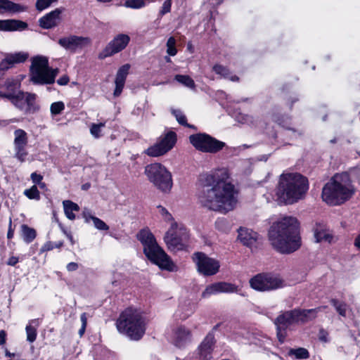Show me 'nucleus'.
Instances as JSON below:
<instances>
[{
	"instance_id": "19",
	"label": "nucleus",
	"mask_w": 360,
	"mask_h": 360,
	"mask_svg": "<svg viewBox=\"0 0 360 360\" xmlns=\"http://www.w3.org/2000/svg\"><path fill=\"white\" fill-rule=\"evenodd\" d=\"M276 326L281 328H288L290 326L298 323L297 309L285 311L280 314L275 319Z\"/></svg>"
},
{
	"instance_id": "49",
	"label": "nucleus",
	"mask_w": 360,
	"mask_h": 360,
	"mask_svg": "<svg viewBox=\"0 0 360 360\" xmlns=\"http://www.w3.org/2000/svg\"><path fill=\"white\" fill-rule=\"evenodd\" d=\"M104 127V124H93L90 128V131L92 135L95 137H99L101 136V128Z\"/></svg>"
},
{
	"instance_id": "44",
	"label": "nucleus",
	"mask_w": 360,
	"mask_h": 360,
	"mask_svg": "<svg viewBox=\"0 0 360 360\" xmlns=\"http://www.w3.org/2000/svg\"><path fill=\"white\" fill-rule=\"evenodd\" d=\"M167 53L169 56H174L177 53L176 47V39L174 37H170L167 41Z\"/></svg>"
},
{
	"instance_id": "30",
	"label": "nucleus",
	"mask_w": 360,
	"mask_h": 360,
	"mask_svg": "<svg viewBox=\"0 0 360 360\" xmlns=\"http://www.w3.org/2000/svg\"><path fill=\"white\" fill-rule=\"evenodd\" d=\"M314 236L316 243L325 241L331 243L334 240V236L324 226H317L314 230Z\"/></svg>"
},
{
	"instance_id": "1",
	"label": "nucleus",
	"mask_w": 360,
	"mask_h": 360,
	"mask_svg": "<svg viewBox=\"0 0 360 360\" xmlns=\"http://www.w3.org/2000/svg\"><path fill=\"white\" fill-rule=\"evenodd\" d=\"M227 168H218L200 176L202 187L198 199L201 205L211 210L226 214L233 210L238 202V191L229 181Z\"/></svg>"
},
{
	"instance_id": "60",
	"label": "nucleus",
	"mask_w": 360,
	"mask_h": 360,
	"mask_svg": "<svg viewBox=\"0 0 360 360\" xmlns=\"http://www.w3.org/2000/svg\"><path fill=\"white\" fill-rule=\"evenodd\" d=\"M13 233H14V229H12V226H9L8 233H7L8 238H9V239L12 238L13 236Z\"/></svg>"
},
{
	"instance_id": "57",
	"label": "nucleus",
	"mask_w": 360,
	"mask_h": 360,
	"mask_svg": "<svg viewBox=\"0 0 360 360\" xmlns=\"http://www.w3.org/2000/svg\"><path fill=\"white\" fill-rule=\"evenodd\" d=\"M6 333L1 330H0V345H3L6 343Z\"/></svg>"
},
{
	"instance_id": "54",
	"label": "nucleus",
	"mask_w": 360,
	"mask_h": 360,
	"mask_svg": "<svg viewBox=\"0 0 360 360\" xmlns=\"http://www.w3.org/2000/svg\"><path fill=\"white\" fill-rule=\"evenodd\" d=\"M53 249V245L52 243L47 242L41 247V248L40 249V252H47V251L51 250Z\"/></svg>"
},
{
	"instance_id": "52",
	"label": "nucleus",
	"mask_w": 360,
	"mask_h": 360,
	"mask_svg": "<svg viewBox=\"0 0 360 360\" xmlns=\"http://www.w3.org/2000/svg\"><path fill=\"white\" fill-rule=\"evenodd\" d=\"M30 178L34 184V185L37 186L38 184L41 183L44 177L41 174L34 172L31 174Z\"/></svg>"
},
{
	"instance_id": "46",
	"label": "nucleus",
	"mask_w": 360,
	"mask_h": 360,
	"mask_svg": "<svg viewBox=\"0 0 360 360\" xmlns=\"http://www.w3.org/2000/svg\"><path fill=\"white\" fill-rule=\"evenodd\" d=\"M65 110V104L63 101H57L51 103V113L53 115H60Z\"/></svg>"
},
{
	"instance_id": "42",
	"label": "nucleus",
	"mask_w": 360,
	"mask_h": 360,
	"mask_svg": "<svg viewBox=\"0 0 360 360\" xmlns=\"http://www.w3.org/2000/svg\"><path fill=\"white\" fill-rule=\"evenodd\" d=\"M158 209L159 210V212L162 217L164 218L165 222L169 223L170 225H178L177 223L174 221L172 215L167 211L166 208L159 205L158 206Z\"/></svg>"
},
{
	"instance_id": "39",
	"label": "nucleus",
	"mask_w": 360,
	"mask_h": 360,
	"mask_svg": "<svg viewBox=\"0 0 360 360\" xmlns=\"http://www.w3.org/2000/svg\"><path fill=\"white\" fill-rule=\"evenodd\" d=\"M82 215L85 223H90L91 220H92L94 225H107L103 221L94 216L91 211L88 209H84Z\"/></svg>"
},
{
	"instance_id": "20",
	"label": "nucleus",
	"mask_w": 360,
	"mask_h": 360,
	"mask_svg": "<svg viewBox=\"0 0 360 360\" xmlns=\"http://www.w3.org/2000/svg\"><path fill=\"white\" fill-rule=\"evenodd\" d=\"M215 344L214 335L208 334L198 347V354L201 360H210Z\"/></svg>"
},
{
	"instance_id": "43",
	"label": "nucleus",
	"mask_w": 360,
	"mask_h": 360,
	"mask_svg": "<svg viewBox=\"0 0 360 360\" xmlns=\"http://www.w3.org/2000/svg\"><path fill=\"white\" fill-rule=\"evenodd\" d=\"M331 304L334 306L336 311L338 314L342 316H346V312L347 309V306L345 302H340L337 300L333 299L330 301Z\"/></svg>"
},
{
	"instance_id": "16",
	"label": "nucleus",
	"mask_w": 360,
	"mask_h": 360,
	"mask_svg": "<svg viewBox=\"0 0 360 360\" xmlns=\"http://www.w3.org/2000/svg\"><path fill=\"white\" fill-rule=\"evenodd\" d=\"M14 157L20 162H24L28 155L26 146L28 143V137L26 131L21 129H18L14 131Z\"/></svg>"
},
{
	"instance_id": "7",
	"label": "nucleus",
	"mask_w": 360,
	"mask_h": 360,
	"mask_svg": "<svg viewBox=\"0 0 360 360\" xmlns=\"http://www.w3.org/2000/svg\"><path fill=\"white\" fill-rule=\"evenodd\" d=\"M30 72V81L34 84H51L55 82L58 69L50 68L46 57L37 56L32 58Z\"/></svg>"
},
{
	"instance_id": "23",
	"label": "nucleus",
	"mask_w": 360,
	"mask_h": 360,
	"mask_svg": "<svg viewBox=\"0 0 360 360\" xmlns=\"http://www.w3.org/2000/svg\"><path fill=\"white\" fill-rule=\"evenodd\" d=\"M129 69V64H124L118 69L115 79V88L113 92L114 96H120L122 94Z\"/></svg>"
},
{
	"instance_id": "34",
	"label": "nucleus",
	"mask_w": 360,
	"mask_h": 360,
	"mask_svg": "<svg viewBox=\"0 0 360 360\" xmlns=\"http://www.w3.org/2000/svg\"><path fill=\"white\" fill-rule=\"evenodd\" d=\"M271 225H300L296 217L280 214L279 217L272 221Z\"/></svg>"
},
{
	"instance_id": "50",
	"label": "nucleus",
	"mask_w": 360,
	"mask_h": 360,
	"mask_svg": "<svg viewBox=\"0 0 360 360\" xmlns=\"http://www.w3.org/2000/svg\"><path fill=\"white\" fill-rule=\"evenodd\" d=\"M277 330V337L281 343L284 342L285 337H286V330L287 328H281L279 326H276Z\"/></svg>"
},
{
	"instance_id": "48",
	"label": "nucleus",
	"mask_w": 360,
	"mask_h": 360,
	"mask_svg": "<svg viewBox=\"0 0 360 360\" xmlns=\"http://www.w3.org/2000/svg\"><path fill=\"white\" fill-rule=\"evenodd\" d=\"M0 97L7 98L13 105H18L19 96H14L12 94H7L0 91Z\"/></svg>"
},
{
	"instance_id": "11",
	"label": "nucleus",
	"mask_w": 360,
	"mask_h": 360,
	"mask_svg": "<svg viewBox=\"0 0 360 360\" xmlns=\"http://www.w3.org/2000/svg\"><path fill=\"white\" fill-rule=\"evenodd\" d=\"M250 286L258 291L274 290L283 287V281L271 274H259L250 280Z\"/></svg>"
},
{
	"instance_id": "17",
	"label": "nucleus",
	"mask_w": 360,
	"mask_h": 360,
	"mask_svg": "<svg viewBox=\"0 0 360 360\" xmlns=\"http://www.w3.org/2000/svg\"><path fill=\"white\" fill-rule=\"evenodd\" d=\"M91 39L87 37L70 35L58 39V44L65 49H75L91 44Z\"/></svg>"
},
{
	"instance_id": "63",
	"label": "nucleus",
	"mask_w": 360,
	"mask_h": 360,
	"mask_svg": "<svg viewBox=\"0 0 360 360\" xmlns=\"http://www.w3.org/2000/svg\"><path fill=\"white\" fill-rule=\"evenodd\" d=\"M86 326H82L81 328L79 330V334L80 336H82L83 334L84 333L85 330H86Z\"/></svg>"
},
{
	"instance_id": "47",
	"label": "nucleus",
	"mask_w": 360,
	"mask_h": 360,
	"mask_svg": "<svg viewBox=\"0 0 360 360\" xmlns=\"http://www.w3.org/2000/svg\"><path fill=\"white\" fill-rule=\"evenodd\" d=\"M57 1L58 0H37L35 7L37 11H42Z\"/></svg>"
},
{
	"instance_id": "51",
	"label": "nucleus",
	"mask_w": 360,
	"mask_h": 360,
	"mask_svg": "<svg viewBox=\"0 0 360 360\" xmlns=\"http://www.w3.org/2000/svg\"><path fill=\"white\" fill-rule=\"evenodd\" d=\"M171 7H172V2L169 1H164L160 11L159 15L162 16L165 15L167 13H169L171 11Z\"/></svg>"
},
{
	"instance_id": "9",
	"label": "nucleus",
	"mask_w": 360,
	"mask_h": 360,
	"mask_svg": "<svg viewBox=\"0 0 360 360\" xmlns=\"http://www.w3.org/2000/svg\"><path fill=\"white\" fill-rule=\"evenodd\" d=\"M7 90V94H12L14 96H19L20 100L18 101V105H14L20 110H23L25 115L34 114L40 109V106L37 103V95L34 93L24 92L18 91L20 84L14 80H6L4 84Z\"/></svg>"
},
{
	"instance_id": "29",
	"label": "nucleus",
	"mask_w": 360,
	"mask_h": 360,
	"mask_svg": "<svg viewBox=\"0 0 360 360\" xmlns=\"http://www.w3.org/2000/svg\"><path fill=\"white\" fill-rule=\"evenodd\" d=\"M195 304L190 301L181 303L176 312V316L185 320L193 314L195 310Z\"/></svg>"
},
{
	"instance_id": "58",
	"label": "nucleus",
	"mask_w": 360,
	"mask_h": 360,
	"mask_svg": "<svg viewBox=\"0 0 360 360\" xmlns=\"http://www.w3.org/2000/svg\"><path fill=\"white\" fill-rule=\"evenodd\" d=\"M80 319H81V321H82V326H86V324H87L86 314V313L82 314Z\"/></svg>"
},
{
	"instance_id": "22",
	"label": "nucleus",
	"mask_w": 360,
	"mask_h": 360,
	"mask_svg": "<svg viewBox=\"0 0 360 360\" xmlns=\"http://www.w3.org/2000/svg\"><path fill=\"white\" fill-rule=\"evenodd\" d=\"M28 57V53L23 52L9 54L0 62V70H8L15 64L24 63Z\"/></svg>"
},
{
	"instance_id": "15",
	"label": "nucleus",
	"mask_w": 360,
	"mask_h": 360,
	"mask_svg": "<svg viewBox=\"0 0 360 360\" xmlns=\"http://www.w3.org/2000/svg\"><path fill=\"white\" fill-rule=\"evenodd\" d=\"M130 37L127 34H118L98 53V58L103 60L122 51L130 42Z\"/></svg>"
},
{
	"instance_id": "62",
	"label": "nucleus",
	"mask_w": 360,
	"mask_h": 360,
	"mask_svg": "<svg viewBox=\"0 0 360 360\" xmlns=\"http://www.w3.org/2000/svg\"><path fill=\"white\" fill-rule=\"evenodd\" d=\"M91 184L90 183H86L82 185V189L84 191H87L90 188Z\"/></svg>"
},
{
	"instance_id": "59",
	"label": "nucleus",
	"mask_w": 360,
	"mask_h": 360,
	"mask_svg": "<svg viewBox=\"0 0 360 360\" xmlns=\"http://www.w3.org/2000/svg\"><path fill=\"white\" fill-rule=\"evenodd\" d=\"M298 100H299V99H298L297 98H290V99L289 100V101H288L289 108H290V109H292V107H293L294 103H296L297 101H298Z\"/></svg>"
},
{
	"instance_id": "56",
	"label": "nucleus",
	"mask_w": 360,
	"mask_h": 360,
	"mask_svg": "<svg viewBox=\"0 0 360 360\" xmlns=\"http://www.w3.org/2000/svg\"><path fill=\"white\" fill-rule=\"evenodd\" d=\"M78 269V264L75 262H70L67 265V270L68 271H76Z\"/></svg>"
},
{
	"instance_id": "26",
	"label": "nucleus",
	"mask_w": 360,
	"mask_h": 360,
	"mask_svg": "<svg viewBox=\"0 0 360 360\" xmlns=\"http://www.w3.org/2000/svg\"><path fill=\"white\" fill-rule=\"evenodd\" d=\"M27 27V23L19 20H0V31L23 30Z\"/></svg>"
},
{
	"instance_id": "12",
	"label": "nucleus",
	"mask_w": 360,
	"mask_h": 360,
	"mask_svg": "<svg viewBox=\"0 0 360 360\" xmlns=\"http://www.w3.org/2000/svg\"><path fill=\"white\" fill-rule=\"evenodd\" d=\"M192 259L196 266L198 273L203 276H213L219 271V262L216 259L208 257L202 252L193 253Z\"/></svg>"
},
{
	"instance_id": "37",
	"label": "nucleus",
	"mask_w": 360,
	"mask_h": 360,
	"mask_svg": "<svg viewBox=\"0 0 360 360\" xmlns=\"http://www.w3.org/2000/svg\"><path fill=\"white\" fill-rule=\"evenodd\" d=\"M174 79L182 85L190 89H195V84L194 80L187 75H176Z\"/></svg>"
},
{
	"instance_id": "61",
	"label": "nucleus",
	"mask_w": 360,
	"mask_h": 360,
	"mask_svg": "<svg viewBox=\"0 0 360 360\" xmlns=\"http://www.w3.org/2000/svg\"><path fill=\"white\" fill-rule=\"evenodd\" d=\"M354 245L360 250V234L355 238Z\"/></svg>"
},
{
	"instance_id": "64",
	"label": "nucleus",
	"mask_w": 360,
	"mask_h": 360,
	"mask_svg": "<svg viewBox=\"0 0 360 360\" xmlns=\"http://www.w3.org/2000/svg\"><path fill=\"white\" fill-rule=\"evenodd\" d=\"M6 356H8V357H14L15 356V354L14 353H11L8 351H6Z\"/></svg>"
},
{
	"instance_id": "10",
	"label": "nucleus",
	"mask_w": 360,
	"mask_h": 360,
	"mask_svg": "<svg viewBox=\"0 0 360 360\" xmlns=\"http://www.w3.org/2000/svg\"><path fill=\"white\" fill-rule=\"evenodd\" d=\"M191 144L198 151L205 153H217L226 143L206 133H196L189 136Z\"/></svg>"
},
{
	"instance_id": "24",
	"label": "nucleus",
	"mask_w": 360,
	"mask_h": 360,
	"mask_svg": "<svg viewBox=\"0 0 360 360\" xmlns=\"http://www.w3.org/2000/svg\"><path fill=\"white\" fill-rule=\"evenodd\" d=\"M238 233V239L247 247L253 245L258 238L257 233L248 226H240Z\"/></svg>"
},
{
	"instance_id": "55",
	"label": "nucleus",
	"mask_w": 360,
	"mask_h": 360,
	"mask_svg": "<svg viewBox=\"0 0 360 360\" xmlns=\"http://www.w3.org/2000/svg\"><path fill=\"white\" fill-rule=\"evenodd\" d=\"M19 262L18 257L12 256L10 257L6 262V264L9 266H15Z\"/></svg>"
},
{
	"instance_id": "8",
	"label": "nucleus",
	"mask_w": 360,
	"mask_h": 360,
	"mask_svg": "<svg viewBox=\"0 0 360 360\" xmlns=\"http://www.w3.org/2000/svg\"><path fill=\"white\" fill-rule=\"evenodd\" d=\"M145 174L154 186L163 193H169L173 186L171 172L161 163H151L145 167Z\"/></svg>"
},
{
	"instance_id": "35",
	"label": "nucleus",
	"mask_w": 360,
	"mask_h": 360,
	"mask_svg": "<svg viewBox=\"0 0 360 360\" xmlns=\"http://www.w3.org/2000/svg\"><path fill=\"white\" fill-rule=\"evenodd\" d=\"M171 112L172 115L175 117L176 121L180 125L189 129H196V127L194 125L188 123L186 116L183 113V112L181 110L173 109L172 110Z\"/></svg>"
},
{
	"instance_id": "28",
	"label": "nucleus",
	"mask_w": 360,
	"mask_h": 360,
	"mask_svg": "<svg viewBox=\"0 0 360 360\" xmlns=\"http://www.w3.org/2000/svg\"><path fill=\"white\" fill-rule=\"evenodd\" d=\"M190 338L191 332L184 326H178L174 330L173 340L176 346L181 347Z\"/></svg>"
},
{
	"instance_id": "14",
	"label": "nucleus",
	"mask_w": 360,
	"mask_h": 360,
	"mask_svg": "<svg viewBox=\"0 0 360 360\" xmlns=\"http://www.w3.org/2000/svg\"><path fill=\"white\" fill-rule=\"evenodd\" d=\"M188 235L184 229L177 231L172 228L165 234L164 240L169 250L173 252L186 250L188 247Z\"/></svg>"
},
{
	"instance_id": "40",
	"label": "nucleus",
	"mask_w": 360,
	"mask_h": 360,
	"mask_svg": "<svg viewBox=\"0 0 360 360\" xmlns=\"http://www.w3.org/2000/svg\"><path fill=\"white\" fill-rule=\"evenodd\" d=\"M23 194L30 200H39L41 198L40 192L36 185H33L30 188L25 189Z\"/></svg>"
},
{
	"instance_id": "2",
	"label": "nucleus",
	"mask_w": 360,
	"mask_h": 360,
	"mask_svg": "<svg viewBox=\"0 0 360 360\" xmlns=\"http://www.w3.org/2000/svg\"><path fill=\"white\" fill-rule=\"evenodd\" d=\"M309 188V180L302 174H282L276 186V195L279 202L292 205L303 199Z\"/></svg>"
},
{
	"instance_id": "5",
	"label": "nucleus",
	"mask_w": 360,
	"mask_h": 360,
	"mask_svg": "<svg viewBox=\"0 0 360 360\" xmlns=\"http://www.w3.org/2000/svg\"><path fill=\"white\" fill-rule=\"evenodd\" d=\"M137 238L143 245V252L147 258L162 270L176 271L177 266L170 257L160 248L153 234L148 229H143Z\"/></svg>"
},
{
	"instance_id": "18",
	"label": "nucleus",
	"mask_w": 360,
	"mask_h": 360,
	"mask_svg": "<svg viewBox=\"0 0 360 360\" xmlns=\"http://www.w3.org/2000/svg\"><path fill=\"white\" fill-rule=\"evenodd\" d=\"M62 11L61 8H56L46 13L39 18V26L46 30H49L58 26L61 20L60 15Z\"/></svg>"
},
{
	"instance_id": "25",
	"label": "nucleus",
	"mask_w": 360,
	"mask_h": 360,
	"mask_svg": "<svg viewBox=\"0 0 360 360\" xmlns=\"http://www.w3.org/2000/svg\"><path fill=\"white\" fill-rule=\"evenodd\" d=\"M271 120L273 122H274L278 125H279L280 127H283L285 129L290 130L293 132L297 131V130L295 128L290 127V117H288L285 114L281 113L278 111V108L277 107H274L272 109Z\"/></svg>"
},
{
	"instance_id": "32",
	"label": "nucleus",
	"mask_w": 360,
	"mask_h": 360,
	"mask_svg": "<svg viewBox=\"0 0 360 360\" xmlns=\"http://www.w3.org/2000/svg\"><path fill=\"white\" fill-rule=\"evenodd\" d=\"M39 326V319H32L26 326L25 330L27 335V340L33 342L36 340L37 335V328Z\"/></svg>"
},
{
	"instance_id": "36",
	"label": "nucleus",
	"mask_w": 360,
	"mask_h": 360,
	"mask_svg": "<svg viewBox=\"0 0 360 360\" xmlns=\"http://www.w3.org/2000/svg\"><path fill=\"white\" fill-rule=\"evenodd\" d=\"M21 235L24 241L30 243L36 238L37 232L35 229L30 226H22Z\"/></svg>"
},
{
	"instance_id": "38",
	"label": "nucleus",
	"mask_w": 360,
	"mask_h": 360,
	"mask_svg": "<svg viewBox=\"0 0 360 360\" xmlns=\"http://www.w3.org/2000/svg\"><path fill=\"white\" fill-rule=\"evenodd\" d=\"M0 9H4L9 11H20L22 6L20 4L13 3L9 0H0Z\"/></svg>"
},
{
	"instance_id": "33",
	"label": "nucleus",
	"mask_w": 360,
	"mask_h": 360,
	"mask_svg": "<svg viewBox=\"0 0 360 360\" xmlns=\"http://www.w3.org/2000/svg\"><path fill=\"white\" fill-rule=\"evenodd\" d=\"M63 204L66 217L69 219H74L75 218V215L73 212L79 211V205L77 203L68 200H64Z\"/></svg>"
},
{
	"instance_id": "6",
	"label": "nucleus",
	"mask_w": 360,
	"mask_h": 360,
	"mask_svg": "<svg viewBox=\"0 0 360 360\" xmlns=\"http://www.w3.org/2000/svg\"><path fill=\"white\" fill-rule=\"evenodd\" d=\"M146 325L141 313L133 308H127L122 311L116 322L118 331L134 340H139L143 337Z\"/></svg>"
},
{
	"instance_id": "45",
	"label": "nucleus",
	"mask_w": 360,
	"mask_h": 360,
	"mask_svg": "<svg viewBox=\"0 0 360 360\" xmlns=\"http://www.w3.org/2000/svg\"><path fill=\"white\" fill-rule=\"evenodd\" d=\"M346 172L349 176L351 184H353V182H357L360 184V167H354Z\"/></svg>"
},
{
	"instance_id": "3",
	"label": "nucleus",
	"mask_w": 360,
	"mask_h": 360,
	"mask_svg": "<svg viewBox=\"0 0 360 360\" xmlns=\"http://www.w3.org/2000/svg\"><path fill=\"white\" fill-rule=\"evenodd\" d=\"M356 193L347 172L335 173L322 188L321 199L329 206H340Z\"/></svg>"
},
{
	"instance_id": "21",
	"label": "nucleus",
	"mask_w": 360,
	"mask_h": 360,
	"mask_svg": "<svg viewBox=\"0 0 360 360\" xmlns=\"http://www.w3.org/2000/svg\"><path fill=\"white\" fill-rule=\"evenodd\" d=\"M236 287L230 283L219 282L208 285L202 293V297L207 298L209 296L219 292H233Z\"/></svg>"
},
{
	"instance_id": "4",
	"label": "nucleus",
	"mask_w": 360,
	"mask_h": 360,
	"mask_svg": "<svg viewBox=\"0 0 360 360\" xmlns=\"http://www.w3.org/2000/svg\"><path fill=\"white\" fill-rule=\"evenodd\" d=\"M268 238L272 248L283 255L297 251L302 244L300 230L296 226H270Z\"/></svg>"
},
{
	"instance_id": "13",
	"label": "nucleus",
	"mask_w": 360,
	"mask_h": 360,
	"mask_svg": "<svg viewBox=\"0 0 360 360\" xmlns=\"http://www.w3.org/2000/svg\"><path fill=\"white\" fill-rule=\"evenodd\" d=\"M177 141V135L173 131H169L153 146L148 147L144 153L150 157H159L172 150Z\"/></svg>"
},
{
	"instance_id": "31",
	"label": "nucleus",
	"mask_w": 360,
	"mask_h": 360,
	"mask_svg": "<svg viewBox=\"0 0 360 360\" xmlns=\"http://www.w3.org/2000/svg\"><path fill=\"white\" fill-rule=\"evenodd\" d=\"M212 70L217 75H221L222 77L225 79H229L231 82H239L240 78L237 75H231V72L226 66H224L220 64H215L212 67Z\"/></svg>"
},
{
	"instance_id": "27",
	"label": "nucleus",
	"mask_w": 360,
	"mask_h": 360,
	"mask_svg": "<svg viewBox=\"0 0 360 360\" xmlns=\"http://www.w3.org/2000/svg\"><path fill=\"white\" fill-rule=\"evenodd\" d=\"M326 306H321L315 309H297L298 323H304L314 319L317 314L326 309Z\"/></svg>"
},
{
	"instance_id": "41",
	"label": "nucleus",
	"mask_w": 360,
	"mask_h": 360,
	"mask_svg": "<svg viewBox=\"0 0 360 360\" xmlns=\"http://www.w3.org/2000/svg\"><path fill=\"white\" fill-rule=\"evenodd\" d=\"M289 355H293L297 359H308L309 357V353L308 350L303 347H299L297 349H290L288 352Z\"/></svg>"
},
{
	"instance_id": "53",
	"label": "nucleus",
	"mask_w": 360,
	"mask_h": 360,
	"mask_svg": "<svg viewBox=\"0 0 360 360\" xmlns=\"http://www.w3.org/2000/svg\"><path fill=\"white\" fill-rule=\"evenodd\" d=\"M70 82V78L68 75H64L61 76L59 79L57 80V84L60 86H65L68 84Z\"/></svg>"
}]
</instances>
